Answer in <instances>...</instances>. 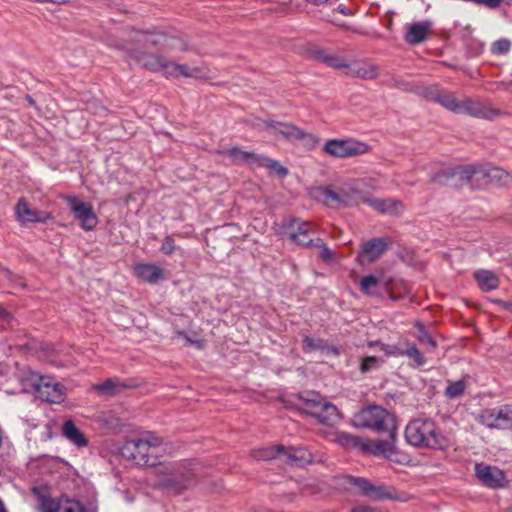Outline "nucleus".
Masks as SVG:
<instances>
[{
  "mask_svg": "<svg viewBox=\"0 0 512 512\" xmlns=\"http://www.w3.org/2000/svg\"><path fill=\"white\" fill-rule=\"evenodd\" d=\"M161 250L166 254L172 253L174 251L173 241L169 238L165 239L164 243L162 244Z\"/></svg>",
  "mask_w": 512,
  "mask_h": 512,
  "instance_id": "nucleus-44",
  "label": "nucleus"
},
{
  "mask_svg": "<svg viewBox=\"0 0 512 512\" xmlns=\"http://www.w3.org/2000/svg\"><path fill=\"white\" fill-rule=\"evenodd\" d=\"M368 187L366 179H348L336 186L315 188L311 195L316 201L331 208L353 207L364 203Z\"/></svg>",
  "mask_w": 512,
  "mask_h": 512,
  "instance_id": "nucleus-3",
  "label": "nucleus"
},
{
  "mask_svg": "<svg viewBox=\"0 0 512 512\" xmlns=\"http://www.w3.org/2000/svg\"><path fill=\"white\" fill-rule=\"evenodd\" d=\"M391 283V279L385 277L384 272L371 273L365 275L360 283V290L369 296H379L382 290H388Z\"/></svg>",
  "mask_w": 512,
  "mask_h": 512,
  "instance_id": "nucleus-19",
  "label": "nucleus"
},
{
  "mask_svg": "<svg viewBox=\"0 0 512 512\" xmlns=\"http://www.w3.org/2000/svg\"><path fill=\"white\" fill-rule=\"evenodd\" d=\"M285 447L280 445L261 447L253 450V457L257 460H272L283 455Z\"/></svg>",
  "mask_w": 512,
  "mask_h": 512,
  "instance_id": "nucleus-31",
  "label": "nucleus"
},
{
  "mask_svg": "<svg viewBox=\"0 0 512 512\" xmlns=\"http://www.w3.org/2000/svg\"><path fill=\"white\" fill-rule=\"evenodd\" d=\"M466 386L462 380L450 383L445 389V395L448 398H456L463 394Z\"/></svg>",
  "mask_w": 512,
  "mask_h": 512,
  "instance_id": "nucleus-35",
  "label": "nucleus"
},
{
  "mask_svg": "<svg viewBox=\"0 0 512 512\" xmlns=\"http://www.w3.org/2000/svg\"><path fill=\"white\" fill-rule=\"evenodd\" d=\"M261 165L269 169L271 173L281 178H284L288 175V169L276 160L270 158H263L261 161Z\"/></svg>",
  "mask_w": 512,
  "mask_h": 512,
  "instance_id": "nucleus-33",
  "label": "nucleus"
},
{
  "mask_svg": "<svg viewBox=\"0 0 512 512\" xmlns=\"http://www.w3.org/2000/svg\"><path fill=\"white\" fill-rule=\"evenodd\" d=\"M381 362V359L375 357V356H369L362 359L361 363V371L367 372L371 370L372 368H375L378 366V364Z\"/></svg>",
  "mask_w": 512,
  "mask_h": 512,
  "instance_id": "nucleus-40",
  "label": "nucleus"
},
{
  "mask_svg": "<svg viewBox=\"0 0 512 512\" xmlns=\"http://www.w3.org/2000/svg\"><path fill=\"white\" fill-rule=\"evenodd\" d=\"M15 217L21 224L46 223L52 220L49 212L33 208L24 198H20L14 207Z\"/></svg>",
  "mask_w": 512,
  "mask_h": 512,
  "instance_id": "nucleus-17",
  "label": "nucleus"
},
{
  "mask_svg": "<svg viewBox=\"0 0 512 512\" xmlns=\"http://www.w3.org/2000/svg\"><path fill=\"white\" fill-rule=\"evenodd\" d=\"M171 445L153 432L126 440L120 447V454L126 460L143 467H154L171 451Z\"/></svg>",
  "mask_w": 512,
  "mask_h": 512,
  "instance_id": "nucleus-2",
  "label": "nucleus"
},
{
  "mask_svg": "<svg viewBox=\"0 0 512 512\" xmlns=\"http://www.w3.org/2000/svg\"><path fill=\"white\" fill-rule=\"evenodd\" d=\"M360 484H363L362 486V489L366 492V493H369L370 492V487H368V484L366 483L365 480H360L359 481Z\"/></svg>",
  "mask_w": 512,
  "mask_h": 512,
  "instance_id": "nucleus-47",
  "label": "nucleus"
},
{
  "mask_svg": "<svg viewBox=\"0 0 512 512\" xmlns=\"http://www.w3.org/2000/svg\"><path fill=\"white\" fill-rule=\"evenodd\" d=\"M135 275L144 282L157 283L164 276L163 270L150 263H139L133 268Z\"/></svg>",
  "mask_w": 512,
  "mask_h": 512,
  "instance_id": "nucleus-25",
  "label": "nucleus"
},
{
  "mask_svg": "<svg viewBox=\"0 0 512 512\" xmlns=\"http://www.w3.org/2000/svg\"><path fill=\"white\" fill-rule=\"evenodd\" d=\"M221 154L237 163H246L257 158V155L254 152L245 151L239 147H232L226 151H222Z\"/></svg>",
  "mask_w": 512,
  "mask_h": 512,
  "instance_id": "nucleus-32",
  "label": "nucleus"
},
{
  "mask_svg": "<svg viewBox=\"0 0 512 512\" xmlns=\"http://www.w3.org/2000/svg\"><path fill=\"white\" fill-rule=\"evenodd\" d=\"M351 512H380L376 509L365 507V506H359L352 509Z\"/></svg>",
  "mask_w": 512,
  "mask_h": 512,
  "instance_id": "nucleus-45",
  "label": "nucleus"
},
{
  "mask_svg": "<svg viewBox=\"0 0 512 512\" xmlns=\"http://www.w3.org/2000/svg\"><path fill=\"white\" fill-rule=\"evenodd\" d=\"M63 435L74 445L78 447H85L88 440L82 431L76 427L72 420H66L62 426Z\"/></svg>",
  "mask_w": 512,
  "mask_h": 512,
  "instance_id": "nucleus-28",
  "label": "nucleus"
},
{
  "mask_svg": "<svg viewBox=\"0 0 512 512\" xmlns=\"http://www.w3.org/2000/svg\"><path fill=\"white\" fill-rule=\"evenodd\" d=\"M116 384L110 380L104 382L101 385L96 386V389L99 392L105 393V394H111L115 391Z\"/></svg>",
  "mask_w": 512,
  "mask_h": 512,
  "instance_id": "nucleus-43",
  "label": "nucleus"
},
{
  "mask_svg": "<svg viewBox=\"0 0 512 512\" xmlns=\"http://www.w3.org/2000/svg\"><path fill=\"white\" fill-rule=\"evenodd\" d=\"M5 370H6V367H4V366L0 365V373H4V372H5Z\"/></svg>",
  "mask_w": 512,
  "mask_h": 512,
  "instance_id": "nucleus-51",
  "label": "nucleus"
},
{
  "mask_svg": "<svg viewBox=\"0 0 512 512\" xmlns=\"http://www.w3.org/2000/svg\"><path fill=\"white\" fill-rule=\"evenodd\" d=\"M510 48V42L508 40H499L493 45V52L497 54L506 53Z\"/></svg>",
  "mask_w": 512,
  "mask_h": 512,
  "instance_id": "nucleus-42",
  "label": "nucleus"
},
{
  "mask_svg": "<svg viewBox=\"0 0 512 512\" xmlns=\"http://www.w3.org/2000/svg\"><path fill=\"white\" fill-rule=\"evenodd\" d=\"M405 438L418 448L444 450L454 443L455 433L452 429L437 426L431 420L417 419L407 425Z\"/></svg>",
  "mask_w": 512,
  "mask_h": 512,
  "instance_id": "nucleus-4",
  "label": "nucleus"
},
{
  "mask_svg": "<svg viewBox=\"0 0 512 512\" xmlns=\"http://www.w3.org/2000/svg\"><path fill=\"white\" fill-rule=\"evenodd\" d=\"M307 3L312 5H322L328 2V0H305Z\"/></svg>",
  "mask_w": 512,
  "mask_h": 512,
  "instance_id": "nucleus-46",
  "label": "nucleus"
},
{
  "mask_svg": "<svg viewBox=\"0 0 512 512\" xmlns=\"http://www.w3.org/2000/svg\"><path fill=\"white\" fill-rule=\"evenodd\" d=\"M342 75L365 81L376 80L379 76V68L374 63L365 59H353L351 61L340 57L337 69Z\"/></svg>",
  "mask_w": 512,
  "mask_h": 512,
  "instance_id": "nucleus-13",
  "label": "nucleus"
},
{
  "mask_svg": "<svg viewBox=\"0 0 512 512\" xmlns=\"http://www.w3.org/2000/svg\"><path fill=\"white\" fill-rule=\"evenodd\" d=\"M352 425L357 428H367L377 432L392 430L397 426L394 415L378 405L364 407L355 413Z\"/></svg>",
  "mask_w": 512,
  "mask_h": 512,
  "instance_id": "nucleus-8",
  "label": "nucleus"
},
{
  "mask_svg": "<svg viewBox=\"0 0 512 512\" xmlns=\"http://www.w3.org/2000/svg\"><path fill=\"white\" fill-rule=\"evenodd\" d=\"M370 346H376L379 348L380 351H382L385 356H393L398 354H403L397 347L390 346L387 344H384L382 342H371L369 343Z\"/></svg>",
  "mask_w": 512,
  "mask_h": 512,
  "instance_id": "nucleus-37",
  "label": "nucleus"
},
{
  "mask_svg": "<svg viewBox=\"0 0 512 512\" xmlns=\"http://www.w3.org/2000/svg\"><path fill=\"white\" fill-rule=\"evenodd\" d=\"M158 465L159 467L154 472L156 485L172 491L186 488L197 472L196 464L190 460L168 463H164L162 460V463Z\"/></svg>",
  "mask_w": 512,
  "mask_h": 512,
  "instance_id": "nucleus-6",
  "label": "nucleus"
},
{
  "mask_svg": "<svg viewBox=\"0 0 512 512\" xmlns=\"http://www.w3.org/2000/svg\"><path fill=\"white\" fill-rule=\"evenodd\" d=\"M364 203L381 214L398 215L404 211V204L393 198H370L366 195Z\"/></svg>",
  "mask_w": 512,
  "mask_h": 512,
  "instance_id": "nucleus-22",
  "label": "nucleus"
},
{
  "mask_svg": "<svg viewBox=\"0 0 512 512\" xmlns=\"http://www.w3.org/2000/svg\"><path fill=\"white\" fill-rule=\"evenodd\" d=\"M319 249V256L325 262H333L335 258V253L331 249L327 247V245L322 242L320 239H317L315 243H313Z\"/></svg>",
  "mask_w": 512,
  "mask_h": 512,
  "instance_id": "nucleus-36",
  "label": "nucleus"
},
{
  "mask_svg": "<svg viewBox=\"0 0 512 512\" xmlns=\"http://www.w3.org/2000/svg\"><path fill=\"white\" fill-rule=\"evenodd\" d=\"M324 347V343L319 339L315 340L309 336H306L303 339V348L306 351L323 349Z\"/></svg>",
  "mask_w": 512,
  "mask_h": 512,
  "instance_id": "nucleus-38",
  "label": "nucleus"
},
{
  "mask_svg": "<svg viewBox=\"0 0 512 512\" xmlns=\"http://www.w3.org/2000/svg\"><path fill=\"white\" fill-rule=\"evenodd\" d=\"M423 97L429 101L439 103L444 108L453 112L476 113L475 104L468 98H457L453 93L439 90L436 87H427L422 91Z\"/></svg>",
  "mask_w": 512,
  "mask_h": 512,
  "instance_id": "nucleus-11",
  "label": "nucleus"
},
{
  "mask_svg": "<svg viewBox=\"0 0 512 512\" xmlns=\"http://www.w3.org/2000/svg\"><path fill=\"white\" fill-rule=\"evenodd\" d=\"M0 512H8L4 502L0 499Z\"/></svg>",
  "mask_w": 512,
  "mask_h": 512,
  "instance_id": "nucleus-49",
  "label": "nucleus"
},
{
  "mask_svg": "<svg viewBox=\"0 0 512 512\" xmlns=\"http://www.w3.org/2000/svg\"><path fill=\"white\" fill-rule=\"evenodd\" d=\"M302 53L304 56L319 61L334 69H337L341 57V55L331 53L324 47L313 43H307L303 45Z\"/></svg>",
  "mask_w": 512,
  "mask_h": 512,
  "instance_id": "nucleus-21",
  "label": "nucleus"
},
{
  "mask_svg": "<svg viewBox=\"0 0 512 512\" xmlns=\"http://www.w3.org/2000/svg\"><path fill=\"white\" fill-rule=\"evenodd\" d=\"M388 247V240L384 238L372 239L364 243L361 247L357 262L361 265L375 262Z\"/></svg>",
  "mask_w": 512,
  "mask_h": 512,
  "instance_id": "nucleus-20",
  "label": "nucleus"
},
{
  "mask_svg": "<svg viewBox=\"0 0 512 512\" xmlns=\"http://www.w3.org/2000/svg\"><path fill=\"white\" fill-rule=\"evenodd\" d=\"M416 326H417V327H418V329H419L418 340H419L421 343H423V344H425V345H427V346H429V347H431V348H434V347H435V342H434V340L431 338V336H430V335H428V333L424 330L423 325H422V324H420V323H417V324H416Z\"/></svg>",
  "mask_w": 512,
  "mask_h": 512,
  "instance_id": "nucleus-39",
  "label": "nucleus"
},
{
  "mask_svg": "<svg viewBox=\"0 0 512 512\" xmlns=\"http://www.w3.org/2000/svg\"><path fill=\"white\" fill-rule=\"evenodd\" d=\"M479 287L484 291L496 289L498 286V277L489 270H478L474 274Z\"/></svg>",
  "mask_w": 512,
  "mask_h": 512,
  "instance_id": "nucleus-30",
  "label": "nucleus"
},
{
  "mask_svg": "<svg viewBox=\"0 0 512 512\" xmlns=\"http://www.w3.org/2000/svg\"><path fill=\"white\" fill-rule=\"evenodd\" d=\"M474 177L477 180L488 177L489 180L500 186H509L512 184V175L501 168H491L487 172H476Z\"/></svg>",
  "mask_w": 512,
  "mask_h": 512,
  "instance_id": "nucleus-26",
  "label": "nucleus"
},
{
  "mask_svg": "<svg viewBox=\"0 0 512 512\" xmlns=\"http://www.w3.org/2000/svg\"><path fill=\"white\" fill-rule=\"evenodd\" d=\"M20 392L32 394L36 399L50 404L65 401L66 388L50 375H44L30 368L18 372Z\"/></svg>",
  "mask_w": 512,
  "mask_h": 512,
  "instance_id": "nucleus-5",
  "label": "nucleus"
},
{
  "mask_svg": "<svg viewBox=\"0 0 512 512\" xmlns=\"http://www.w3.org/2000/svg\"><path fill=\"white\" fill-rule=\"evenodd\" d=\"M298 407L303 413L313 417L324 426L332 427L342 419L338 408L319 394L301 396Z\"/></svg>",
  "mask_w": 512,
  "mask_h": 512,
  "instance_id": "nucleus-7",
  "label": "nucleus"
},
{
  "mask_svg": "<svg viewBox=\"0 0 512 512\" xmlns=\"http://www.w3.org/2000/svg\"><path fill=\"white\" fill-rule=\"evenodd\" d=\"M475 475L481 484L492 489H501L507 485L505 473L495 466L478 463L475 465Z\"/></svg>",
  "mask_w": 512,
  "mask_h": 512,
  "instance_id": "nucleus-15",
  "label": "nucleus"
},
{
  "mask_svg": "<svg viewBox=\"0 0 512 512\" xmlns=\"http://www.w3.org/2000/svg\"><path fill=\"white\" fill-rule=\"evenodd\" d=\"M40 512H87L83 504L73 498H41L39 503Z\"/></svg>",
  "mask_w": 512,
  "mask_h": 512,
  "instance_id": "nucleus-16",
  "label": "nucleus"
},
{
  "mask_svg": "<svg viewBox=\"0 0 512 512\" xmlns=\"http://www.w3.org/2000/svg\"><path fill=\"white\" fill-rule=\"evenodd\" d=\"M291 464L305 466L313 462L312 454L305 448H285L283 452Z\"/></svg>",
  "mask_w": 512,
  "mask_h": 512,
  "instance_id": "nucleus-29",
  "label": "nucleus"
},
{
  "mask_svg": "<svg viewBox=\"0 0 512 512\" xmlns=\"http://www.w3.org/2000/svg\"><path fill=\"white\" fill-rule=\"evenodd\" d=\"M430 27V22L411 24L405 36L406 41L413 45L423 42L429 34Z\"/></svg>",
  "mask_w": 512,
  "mask_h": 512,
  "instance_id": "nucleus-27",
  "label": "nucleus"
},
{
  "mask_svg": "<svg viewBox=\"0 0 512 512\" xmlns=\"http://www.w3.org/2000/svg\"><path fill=\"white\" fill-rule=\"evenodd\" d=\"M337 441L345 448L359 447L362 450L364 439H360L350 434L342 433L338 436Z\"/></svg>",
  "mask_w": 512,
  "mask_h": 512,
  "instance_id": "nucleus-34",
  "label": "nucleus"
},
{
  "mask_svg": "<svg viewBox=\"0 0 512 512\" xmlns=\"http://www.w3.org/2000/svg\"><path fill=\"white\" fill-rule=\"evenodd\" d=\"M262 128L271 135L288 142L301 141L308 149H314L320 142L315 134L306 132L289 122L265 120L262 122Z\"/></svg>",
  "mask_w": 512,
  "mask_h": 512,
  "instance_id": "nucleus-9",
  "label": "nucleus"
},
{
  "mask_svg": "<svg viewBox=\"0 0 512 512\" xmlns=\"http://www.w3.org/2000/svg\"><path fill=\"white\" fill-rule=\"evenodd\" d=\"M406 355H408L409 357L413 358L414 361L416 362L417 365H423L424 364V358L423 356L421 355V353L419 352V350L415 347V346H412L410 347L406 352H405Z\"/></svg>",
  "mask_w": 512,
  "mask_h": 512,
  "instance_id": "nucleus-41",
  "label": "nucleus"
},
{
  "mask_svg": "<svg viewBox=\"0 0 512 512\" xmlns=\"http://www.w3.org/2000/svg\"><path fill=\"white\" fill-rule=\"evenodd\" d=\"M337 11H339L340 13H342V14H344V15H350V14H351V13H350V11H349V10H347V9H346L345 7H343V6H339V7L337 8Z\"/></svg>",
  "mask_w": 512,
  "mask_h": 512,
  "instance_id": "nucleus-48",
  "label": "nucleus"
},
{
  "mask_svg": "<svg viewBox=\"0 0 512 512\" xmlns=\"http://www.w3.org/2000/svg\"><path fill=\"white\" fill-rule=\"evenodd\" d=\"M113 46L122 52L128 63L161 74L166 79L191 78L198 72V69H192L163 54L165 51L188 50L187 41L179 34L156 29H132L116 40Z\"/></svg>",
  "mask_w": 512,
  "mask_h": 512,
  "instance_id": "nucleus-1",
  "label": "nucleus"
},
{
  "mask_svg": "<svg viewBox=\"0 0 512 512\" xmlns=\"http://www.w3.org/2000/svg\"><path fill=\"white\" fill-rule=\"evenodd\" d=\"M478 421L490 429L512 428V411L508 409H486L479 414Z\"/></svg>",
  "mask_w": 512,
  "mask_h": 512,
  "instance_id": "nucleus-18",
  "label": "nucleus"
},
{
  "mask_svg": "<svg viewBox=\"0 0 512 512\" xmlns=\"http://www.w3.org/2000/svg\"><path fill=\"white\" fill-rule=\"evenodd\" d=\"M327 21L331 22V23H334V24H338L337 23V20L334 18V17H329L327 18Z\"/></svg>",
  "mask_w": 512,
  "mask_h": 512,
  "instance_id": "nucleus-50",
  "label": "nucleus"
},
{
  "mask_svg": "<svg viewBox=\"0 0 512 512\" xmlns=\"http://www.w3.org/2000/svg\"><path fill=\"white\" fill-rule=\"evenodd\" d=\"M70 210L74 218L79 222L80 227L87 232L94 231L98 224L99 219L93 210V206L76 196H66Z\"/></svg>",
  "mask_w": 512,
  "mask_h": 512,
  "instance_id": "nucleus-14",
  "label": "nucleus"
},
{
  "mask_svg": "<svg viewBox=\"0 0 512 512\" xmlns=\"http://www.w3.org/2000/svg\"><path fill=\"white\" fill-rule=\"evenodd\" d=\"M367 143L353 138L328 139L322 146V152L333 158H349L367 153Z\"/></svg>",
  "mask_w": 512,
  "mask_h": 512,
  "instance_id": "nucleus-12",
  "label": "nucleus"
},
{
  "mask_svg": "<svg viewBox=\"0 0 512 512\" xmlns=\"http://www.w3.org/2000/svg\"><path fill=\"white\" fill-rule=\"evenodd\" d=\"M386 439L375 441L365 440L362 443V451L374 456L384 457L388 460L402 463L407 460V456L401 454L396 449L397 442V426L392 430H385Z\"/></svg>",
  "mask_w": 512,
  "mask_h": 512,
  "instance_id": "nucleus-10",
  "label": "nucleus"
},
{
  "mask_svg": "<svg viewBox=\"0 0 512 512\" xmlns=\"http://www.w3.org/2000/svg\"><path fill=\"white\" fill-rule=\"evenodd\" d=\"M288 237L296 244L307 246L312 245L313 241L309 236V227L306 223L297 220H291L285 224Z\"/></svg>",
  "mask_w": 512,
  "mask_h": 512,
  "instance_id": "nucleus-24",
  "label": "nucleus"
},
{
  "mask_svg": "<svg viewBox=\"0 0 512 512\" xmlns=\"http://www.w3.org/2000/svg\"><path fill=\"white\" fill-rule=\"evenodd\" d=\"M175 333L177 338L182 340L186 346L196 349H203L205 347L206 342L202 336V329L195 323H191L187 329H178Z\"/></svg>",
  "mask_w": 512,
  "mask_h": 512,
  "instance_id": "nucleus-23",
  "label": "nucleus"
}]
</instances>
